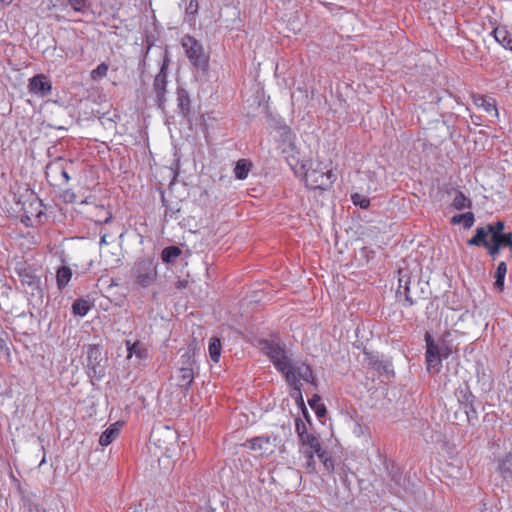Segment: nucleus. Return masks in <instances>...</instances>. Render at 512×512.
Returning <instances> with one entry per match:
<instances>
[{
	"instance_id": "nucleus-1",
	"label": "nucleus",
	"mask_w": 512,
	"mask_h": 512,
	"mask_svg": "<svg viewBox=\"0 0 512 512\" xmlns=\"http://www.w3.org/2000/svg\"><path fill=\"white\" fill-rule=\"evenodd\" d=\"M178 433L168 426H158L152 429L150 435V451L158 459L172 458L178 447Z\"/></svg>"
},
{
	"instance_id": "nucleus-2",
	"label": "nucleus",
	"mask_w": 512,
	"mask_h": 512,
	"mask_svg": "<svg viewBox=\"0 0 512 512\" xmlns=\"http://www.w3.org/2000/svg\"><path fill=\"white\" fill-rule=\"evenodd\" d=\"M263 351L273 363L274 367L285 377L291 374V361L283 346L276 342L265 341Z\"/></svg>"
},
{
	"instance_id": "nucleus-3",
	"label": "nucleus",
	"mask_w": 512,
	"mask_h": 512,
	"mask_svg": "<svg viewBox=\"0 0 512 512\" xmlns=\"http://www.w3.org/2000/svg\"><path fill=\"white\" fill-rule=\"evenodd\" d=\"M399 285L396 296L399 301L403 299V306L410 307L417 303L421 295L418 293L419 281H411L410 275L407 271L399 270Z\"/></svg>"
},
{
	"instance_id": "nucleus-4",
	"label": "nucleus",
	"mask_w": 512,
	"mask_h": 512,
	"mask_svg": "<svg viewBox=\"0 0 512 512\" xmlns=\"http://www.w3.org/2000/svg\"><path fill=\"white\" fill-rule=\"evenodd\" d=\"M476 229H482L485 232L487 238L495 244H498L501 248L508 247L512 252V232L505 231V222L498 220L496 222L489 223L485 226L477 227Z\"/></svg>"
},
{
	"instance_id": "nucleus-5",
	"label": "nucleus",
	"mask_w": 512,
	"mask_h": 512,
	"mask_svg": "<svg viewBox=\"0 0 512 512\" xmlns=\"http://www.w3.org/2000/svg\"><path fill=\"white\" fill-rule=\"evenodd\" d=\"M132 276L135 282L141 287H149L157 277V270L154 262L150 259L140 260L132 268Z\"/></svg>"
},
{
	"instance_id": "nucleus-6",
	"label": "nucleus",
	"mask_w": 512,
	"mask_h": 512,
	"mask_svg": "<svg viewBox=\"0 0 512 512\" xmlns=\"http://www.w3.org/2000/svg\"><path fill=\"white\" fill-rule=\"evenodd\" d=\"M335 175L331 170L323 171L317 168L308 169L305 173V183L310 189H328L334 182Z\"/></svg>"
},
{
	"instance_id": "nucleus-7",
	"label": "nucleus",
	"mask_w": 512,
	"mask_h": 512,
	"mask_svg": "<svg viewBox=\"0 0 512 512\" xmlns=\"http://www.w3.org/2000/svg\"><path fill=\"white\" fill-rule=\"evenodd\" d=\"M182 46L185 50V54L190 62L197 66L202 67L206 65L207 58L205 56L202 44L190 35H185L182 38Z\"/></svg>"
},
{
	"instance_id": "nucleus-8",
	"label": "nucleus",
	"mask_w": 512,
	"mask_h": 512,
	"mask_svg": "<svg viewBox=\"0 0 512 512\" xmlns=\"http://www.w3.org/2000/svg\"><path fill=\"white\" fill-rule=\"evenodd\" d=\"M87 369L91 379L100 380L104 377V369L100 365L101 350L98 345L87 346Z\"/></svg>"
},
{
	"instance_id": "nucleus-9",
	"label": "nucleus",
	"mask_w": 512,
	"mask_h": 512,
	"mask_svg": "<svg viewBox=\"0 0 512 512\" xmlns=\"http://www.w3.org/2000/svg\"><path fill=\"white\" fill-rule=\"evenodd\" d=\"M15 271L21 284L27 286L32 294H34V291L40 290V277L36 275L35 270L30 265H27L25 262H19L15 267Z\"/></svg>"
},
{
	"instance_id": "nucleus-10",
	"label": "nucleus",
	"mask_w": 512,
	"mask_h": 512,
	"mask_svg": "<svg viewBox=\"0 0 512 512\" xmlns=\"http://www.w3.org/2000/svg\"><path fill=\"white\" fill-rule=\"evenodd\" d=\"M167 67L166 64L161 66L160 71L153 81V92L155 93V103L158 108L163 109L166 103L167 92Z\"/></svg>"
},
{
	"instance_id": "nucleus-11",
	"label": "nucleus",
	"mask_w": 512,
	"mask_h": 512,
	"mask_svg": "<svg viewBox=\"0 0 512 512\" xmlns=\"http://www.w3.org/2000/svg\"><path fill=\"white\" fill-rule=\"evenodd\" d=\"M196 351L197 342L195 340L191 341L187 346L179 349V358L176 363L177 368L182 369L183 367L186 369L198 370Z\"/></svg>"
},
{
	"instance_id": "nucleus-12",
	"label": "nucleus",
	"mask_w": 512,
	"mask_h": 512,
	"mask_svg": "<svg viewBox=\"0 0 512 512\" xmlns=\"http://www.w3.org/2000/svg\"><path fill=\"white\" fill-rule=\"evenodd\" d=\"M469 246L483 247L487 250L488 255L494 260L499 255L501 247L492 242L485 236L482 229H476L475 235L467 241Z\"/></svg>"
},
{
	"instance_id": "nucleus-13",
	"label": "nucleus",
	"mask_w": 512,
	"mask_h": 512,
	"mask_svg": "<svg viewBox=\"0 0 512 512\" xmlns=\"http://www.w3.org/2000/svg\"><path fill=\"white\" fill-rule=\"evenodd\" d=\"M425 342H426V365L427 370L432 373H438L442 367V359L444 358L438 352L434 350V339L430 335V333H425Z\"/></svg>"
},
{
	"instance_id": "nucleus-14",
	"label": "nucleus",
	"mask_w": 512,
	"mask_h": 512,
	"mask_svg": "<svg viewBox=\"0 0 512 512\" xmlns=\"http://www.w3.org/2000/svg\"><path fill=\"white\" fill-rule=\"evenodd\" d=\"M275 441L276 438L272 439L270 436H259L247 440L243 445L253 451L259 452L262 456H268L274 452L276 447Z\"/></svg>"
},
{
	"instance_id": "nucleus-15",
	"label": "nucleus",
	"mask_w": 512,
	"mask_h": 512,
	"mask_svg": "<svg viewBox=\"0 0 512 512\" xmlns=\"http://www.w3.org/2000/svg\"><path fill=\"white\" fill-rule=\"evenodd\" d=\"M28 89L30 93L43 98L51 93L52 84L46 75L37 74L29 80Z\"/></svg>"
},
{
	"instance_id": "nucleus-16",
	"label": "nucleus",
	"mask_w": 512,
	"mask_h": 512,
	"mask_svg": "<svg viewBox=\"0 0 512 512\" xmlns=\"http://www.w3.org/2000/svg\"><path fill=\"white\" fill-rule=\"evenodd\" d=\"M496 472L504 484L512 487V452H508L496 459Z\"/></svg>"
},
{
	"instance_id": "nucleus-17",
	"label": "nucleus",
	"mask_w": 512,
	"mask_h": 512,
	"mask_svg": "<svg viewBox=\"0 0 512 512\" xmlns=\"http://www.w3.org/2000/svg\"><path fill=\"white\" fill-rule=\"evenodd\" d=\"M293 376H295L298 383L303 380L307 383L314 384L315 378L311 367L304 362L291 361V369Z\"/></svg>"
},
{
	"instance_id": "nucleus-18",
	"label": "nucleus",
	"mask_w": 512,
	"mask_h": 512,
	"mask_svg": "<svg viewBox=\"0 0 512 512\" xmlns=\"http://www.w3.org/2000/svg\"><path fill=\"white\" fill-rule=\"evenodd\" d=\"M196 370L192 369H178L176 374L177 385L183 390L184 393H187L194 381Z\"/></svg>"
},
{
	"instance_id": "nucleus-19",
	"label": "nucleus",
	"mask_w": 512,
	"mask_h": 512,
	"mask_svg": "<svg viewBox=\"0 0 512 512\" xmlns=\"http://www.w3.org/2000/svg\"><path fill=\"white\" fill-rule=\"evenodd\" d=\"M299 439L303 446H307L311 449L310 452H307V457L309 459V465H310L311 461L314 459L313 454L314 453L318 454L323 450L321 448L320 441L315 435H313L311 433L304 434V436L300 437Z\"/></svg>"
},
{
	"instance_id": "nucleus-20",
	"label": "nucleus",
	"mask_w": 512,
	"mask_h": 512,
	"mask_svg": "<svg viewBox=\"0 0 512 512\" xmlns=\"http://www.w3.org/2000/svg\"><path fill=\"white\" fill-rule=\"evenodd\" d=\"M473 102L477 107L482 108L485 112L489 114L494 113L495 116L498 115L494 99L483 95H473Z\"/></svg>"
},
{
	"instance_id": "nucleus-21",
	"label": "nucleus",
	"mask_w": 512,
	"mask_h": 512,
	"mask_svg": "<svg viewBox=\"0 0 512 512\" xmlns=\"http://www.w3.org/2000/svg\"><path fill=\"white\" fill-rule=\"evenodd\" d=\"M107 236L106 235H103L100 239V257L102 259V261L105 263V265L107 266H110V267H114L115 265H117L120 261V258H117V257H110V255H108V247H109V244L107 243Z\"/></svg>"
},
{
	"instance_id": "nucleus-22",
	"label": "nucleus",
	"mask_w": 512,
	"mask_h": 512,
	"mask_svg": "<svg viewBox=\"0 0 512 512\" xmlns=\"http://www.w3.org/2000/svg\"><path fill=\"white\" fill-rule=\"evenodd\" d=\"M177 106L183 116H188L190 113V97L184 88L177 89Z\"/></svg>"
},
{
	"instance_id": "nucleus-23",
	"label": "nucleus",
	"mask_w": 512,
	"mask_h": 512,
	"mask_svg": "<svg viewBox=\"0 0 512 512\" xmlns=\"http://www.w3.org/2000/svg\"><path fill=\"white\" fill-rule=\"evenodd\" d=\"M119 423H114L110 425L100 436L99 438V444L101 446H108L110 443H112L115 438L119 434V429L117 427Z\"/></svg>"
},
{
	"instance_id": "nucleus-24",
	"label": "nucleus",
	"mask_w": 512,
	"mask_h": 512,
	"mask_svg": "<svg viewBox=\"0 0 512 512\" xmlns=\"http://www.w3.org/2000/svg\"><path fill=\"white\" fill-rule=\"evenodd\" d=\"M251 167L252 164L250 161L246 159L238 160L234 168L235 177L239 180L246 179L251 170Z\"/></svg>"
},
{
	"instance_id": "nucleus-25",
	"label": "nucleus",
	"mask_w": 512,
	"mask_h": 512,
	"mask_svg": "<svg viewBox=\"0 0 512 512\" xmlns=\"http://www.w3.org/2000/svg\"><path fill=\"white\" fill-rule=\"evenodd\" d=\"M493 34L499 44L512 52V38L510 37L508 31L496 28L494 29Z\"/></svg>"
},
{
	"instance_id": "nucleus-26",
	"label": "nucleus",
	"mask_w": 512,
	"mask_h": 512,
	"mask_svg": "<svg viewBox=\"0 0 512 512\" xmlns=\"http://www.w3.org/2000/svg\"><path fill=\"white\" fill-rule=\"evenodd\" d=\"M474 221H475V217H474V214L472 212H466V213H463V214H457V215H454L451 218V223L452 224H460V223H462L463 227L465 229H470L473 226Z\"/></svg>"
},
{
	"instance_id": "nucleus-27",
	"label": "nucleus",
	"mask_w": 512,
	"mask_h": 512,
	"mask_svg": "<svg viewBox=\"0 0 512 512\" xmlns=\"http://www.w3.org/2000/svg\"><path fill=\"white\" fill-rule=\"evenodd\" d=\"M284 378L291 387L290 396L295 400H302V384L298 383V381L296 380L295 376H293L292 373L288 374Z\"/></svg>"
},
{
	"instance_id": "nucleus-28",
	"label": "nucleus",
	"mask_w": 512,
	"mask_h": 512,
	"mask_svg": "<svg viewBox=\"0 0 512 512\" xmlns=\"http://www.w3.org/2000/svg\"><path fill=\"white\" fill-rule=\"evenodd\" d=\"M221 349H222V347H221L220 339L217 337L210 338L208 351H209V356L213 362H215V363L219 362V359L221 356Z\"/></svg>"
},
{
	"instance_id": "nucleus-29",
	"label": "nucleus",
	"mask_w": 512,
	"mask_h": 512,
	"mask_svg": "<svg viewBox=\"0 0 512 512\" xmlns=\"http://www.w3.org/2000/svg\"><path fill=\"white\" fill-rule=\"evenodd\" d=\"M507 273V264L504 261H501L495 272V283L494 286L496 289L502 291L504 288V280L505 275Z\"/></svg>"
},
{
	"instance_id": "nucleus-30",
	"label": "nucleus",
	"mask_w": 512,
	"mask_h": 512,
	"mask_svg": "<svg viewBox=\"0 0 512 512\" xmlns=\"http://www.w3.org/2000/svg\"><path fill=\"white\" fill-rule=\"evenodd\" d=\"M71 276H72L71 269L67 266H61L57 270V275H56L58 287L60 289L64 288L70 281Z\"/></svg>"
},
{
	"instance_id": "nucleus-31",
	"label": "nucleus",
	"mask_w": 512,
	"mask_h": 512,
	"mask_svg": "<svg viewBox=\"0 0 512 512\" xmlns=\"http://www.w3.org/2000/svg\"><path fill=\"white\" fill-rule=\"evenodd\" d=\"M452 206L457 210L470 208L471 200L468 199L461 191H456L452 201Z\"/></svg>"
},
{
	"instance_id": "nucleus-32",
	"label": "nucleus",
	"mask_w": 512,
	"mask_h": 512,
	"mask_svg": "<svg viewBox=\"0 0 512 512\" xmlns=\"http://www.w3.org/2000/svg\"><path fill=\"white\" fill-rule=\"evenodd\" d=\"M434 350L441 354L444 358H448L452 353V347L450 343L444 338H440L438 341L434 340Z\"/></svg>"
},
{
	"instance_id": "nucleus-33",
	"label": "nucleus",
	"mask_w": 512,
	"mask_h": 512,
	"mask_svg": "<svg viewBox=\"0 0 512 512\" xmlns=\"http://www.w3.org/2000/svg\"><path fill=\"white\" fill-rule=\"evenodd\" d=\"M127 345V358H131L133 355H136L139 359H143L146 357L147 351L140 346L139 342L131 343L129 340L126 341Z\"/></svg>"
},
{
	"instance_id": "nucleus-34",
	"label": "nucleus",
	"mask_w": 512,
	"mask_h": 512,
	"mask_svg": "<svg viewBox=\"0 0 512 512\" xmlns=\"http://www.w3.org/2000/svg\"><path fill=\"white\" fill-rule=\"evenodd\" d=\"M181 254V249L177 246H169L162 250L161 258L163 262L171 263Z\"/></svg>"
},
{
	"instance_id": "nucleus-35",
	"label": "nucleus",
	"mask_w": 512,
	"mask_h": 512,
	"mask_svg": "<svg viewBox=\"0 0 512 512\" xmlns=\"http://www.w3.org/2000/svg\"><path fill=\"white\" fill-rule=\"evenodd\" d=\"M72 310L75 315L78 316H85L88 311L90 310V304L89 301L85 299H78L76 300L72 305Z\"/></svg>"
},
{
	"instance_id": "nucleus-36",
	"label": "nucleus",
	"mask_w": 512,
	"mask_h": 512,
	"mask_svg": "<svg viewBox=\"0 0 512 512\" xmlns=\"http://www.w3.org/2000/svg\"><path fill=\"white\" fill-rule=\"evenodd\" d=\"M456 395L462 408H468V405L473 403L474 396L467 388L459 389Z\"/></svg>"
},
{
	"instance_id": "nucleus-37",
	"label": "nucleus",
	"mask_w": 512,
	"mask_h": 512,
	"mask_svg": "<svg viewBox=\"0 0 512 512\" xmlns=\"http://www.w3.org/2000/svg\"><path fill=\"white\" fill-rule=\"evenodd\" d=\"M318 458L322 461L325 469L331 473L334 470V462L332 458L328 455V453L324 450H322L320 453L317 454Z\"/></svg>"
},
{
	"instance_id": "nucleus-38",
	"label": "nucleus",
	"mask_w": 512,
	"mask_h": 512,
	"mask_svg": "<svg viewBox=\"0 0 512 512\" xmlns=\"http://www.w3.org/2000/svg\"><path fill=\"white\" fill-rule=\"evenodd\" d=\"M351 200L354 205L360 206L363 209L368 208L370 205V200L367 197H365L359 193L352 194Z\"/></svg>"
},
{
	"instance_id": "nucleus-39",
	"label": "nucleus",
	"mask_w": 512,
	"mask_h": 512,
	"mask_svg": "<svg viewBox=\"0 0 512 512\" xmlns=\"http://www.w3.org/2000/svg\"><path fill=\"white\" fill-rule=\"evenodd\" d=\"M75 12L84 13L87 10V0H67Z\"/></svg>"
},
{
	"instance_id": "nucleus-40",
	"label": "nucleus",
	"mask_w": 512,
	"mask_h": 512,
	"mask_svg": "<svg viewBox=\"0 0 512 512\" xmlns=\"http://www.w3.org/2000/svg\"><path fill=\"white\" fill-rule=\"evenodd\" d=\"M108 66L105 63L99 64L91 73V76L94 80L103 78L107 75Z\"/></svg>"
},
{
	"instance_id": "nucleus-41",
	"label": "nucleus",
	"mask_w": 512,
	"mask_h": 512,
	"mask_svg": "<svg viewBox=\"0 0 512 512\" xmlns=\"http://www.w3.org/2000/svg\"><path fill=\"white\" fill-rule=\"evenodd\" d=\"M465 414H466V417H467V421L469 423H471L473 420L477 419V411L476 409L473 407V403H471L470 405H468V408H463Z\"/></svg>"
},
{
	"instance_id": "nucleus-42",
	"label": "nucleus",
	"mask_w": 512,
	"mask_h": 512,
	"mask_svg": "<svg viewBox=\"0 0 512 512\" xmlns=\"http://www.w3.org/2000/svg\"><path fill=\"white\" fill-rule=\"evenodd\" d=\"M295 428L299 438L308 433L305 423L300 418L295 420Z\"/></svg>"
},
{
	"instance_id": "nucleus-43",
	"label": "nucleus",
	"mask_w": 512,
	"mask_h": 512,
	"mask_svg": "<svg viewBox=\"0 0 512 512\" xmlns=\"http://www.w3.org/2000/svg\"><path fill=\"white\" fill-rule=\"evenodd\" d=\"M198 11V3L196 0H190L188 6L186 7V14L195 15Z\"/></svg>"
},
{
	"instance_id": "nucleus-44",
	"label": "nucleus",
	"mask_w": 512,
	"mask_h": 512,
	"mask_svg": "<svg viewBox=\"0 0 512 512\" xmlns=\"http://www.w3.org/2000/svg\"><path fill=\"white\" fill-rule=\"evenodd\" d=\"M318 417H323L326 414V407L323 404H318L315 408Z\"/></svg>"
},
{
	"instance_id": "nucleus-45",
	"label": "nucleus",
	"mask_w": 512,
	"mask_h": 512,
	"mask_svg": "<svg viewBox=\"0 0 512 512\" xmlns=\"http://www.w3.org/2000/svg\"><path fill=\"white\" fill-rule=\"evenodd\" d=\"M34 204L36 205L35 216L36 217H40L41 214H42V209H41L42 203H41V201L39 199H36L35 202L31 204V206H33Z\"/></svg>"
},
{
	"instance_id": "nucleus-46",
	"label": "nucleus",
	"mask_w": 512,
	"mask_h": 512,
	"mask_svg": "<svg viewBox=\"0 0 512 512\" xmlns=\"http://www.w3.org/2000/svg\"><path fill=\"white\" fill-rule=\"evenodd\" d=\"M320 402V397L318 395H314L310 400H309V405L314 409Z\"/></svg>"
},
{
	"instance_id": "nucleus-47",
	"label": "nucleus",
	"mask_w": 512,
	"mask_h": 512,
	"mask_svg": "<svg viewBox=\"0 0 512 512\" xmlns=\"http://www.w3.org/2000/svg\"><path fill=\"white\" fill-rule=\"evenodd\" d=\"M105 213L107 214V216L105 217L104 220H97V222H100V223H107L110 221V219L112 218V214L108 211H105Z\"/></svg>"
},
{
	"instance_id": "nucleus-48",
	"label": "nucleus",
	"mask_w": 512,
	"mask_h": 512,
	"mask_svg": "<svg viewBox=\"0 0 512 512\" xmlns=\"http://www.w3.org/2000/svg\"><path fill=\"white\" fill-rule=\"evenodd\" d=\"M61 175L65 179V182L69 181L70 177H69L68 173L64 169H62Z\"/></svg>"
},
{
	"instance_id": "nucleus-49",
	"label": "nucleus",
	"mask_w": 512,
	"mask_h": 512,
	"mask_svg": "<svg viewBox=\"0 0 512 512\" xmlns=\"http://www.w3.org/2000/svg\"><path fill=\"white\" fill-rule=\"evenodd\" d=\"M197 512H215V511L209 507H203V508H200L199 510H197Z\"/></svg>"
},
{
	"instance_id": "nucleus-50",
	"label": "nucleus",
	"mask_w": 512,
	"mask_h": 512,
	"mask_svg": "<svg viewBox=\"0 0 512 512\" xmlns=\"http://www.w3.org/2000/svg\"><path fill=\"white\" fill-rule=\"evenodd\" d=\"M13 0H0V5H9Z\"/></svg>"
},
{
	"instance_id": "nucleus-51",
	"label": "nucleus",
	"mask_w": 512,
	"mask_h": 512,
	"mask_svg": "<svg viewBox=\"0 0 512 512\" xmlns=\"http://www.w3.org/2000/svg\"><path fill=\"white\" fill-rule=\"evenodd\" d=\"M108 255H110V257L119 258V255L117 253L112 252L109 248H108Z\"/></svg>"
},
{
	"instance_id": "nucleus-52",
	"label": "nucleus",
	"mask_w": 512,
	"mask_h": 512,
	"mask_svg": "<svg viewBox=\"0 0 512 512\" xmlns=\"http://www.w3.org/2000/svg\"><path fill=\"white\" fill-rule=\"evenodd\" d=\"M131 512H138V511L135 509V510H133V511H131Z\"/></svg>"
},
{
	"instance_id": "nucleus-53",
	"label": "nucleus",
	"mask_w": 512,
	"mask_h": 512,
	"mask_svg": "<svg viewBox=\"0 0 512 512\" xmlns=\"http://www.w3.org/2000/svg\"><path fill=\"white\" fill-rule=\"evenodd\" d=\"M37 512H40V511H37ZM41 512H45V511H41Z\"/></svg>"
}]
</instances>
